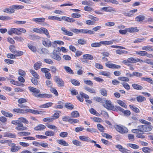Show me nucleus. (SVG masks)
Returning a JSON list of instances; mask_svg holds the SVG:
<instances>
[{
  "instance_id": "obj_28",
  "label": "nucleus",
  "mask_w": 153,
  "mask_h": 153,
  "mask_svg": "<svg viewBox=\"0 0 153 153\" xmlns=\"http://www.w3.org/2000/svg\"><path fill=\"white\" fill-rule=\"evenodd\" d=\"M83 57L84 59H88L89 60H92L94 59L93 56L90 54H85L83 56Z\"/></svg>"
},
{
  "instance_id": "obj_39",
  "label": "nucleus",
  "mask_w": 153,
  "mask_h": 153,
  "mask_svg": "<svg viewBox=\"0 0 153 153\" xmlns=\"http://www.w3.org/2000/svg\"><path fill=\"white\" fill-rule=\"evenodd\" d=\"M19 121L22 122L24 123L28 124L29 123L28 121L25 118L23 117L19 118L18 119Z\"/></svg>"
},
{
  "instance_id": "obj_52",
  "label": "nucleus",
  "mask_w": 153,
  "mask_h": 153,
  "mask_svg": "<svg viewBox=\"0 0 153 153\" xmlns=\"http://www.w3.org/2000/svg\"><path fill=\"white\" fill-rule=\"evenodd\" d=\"M117 102L121 106L125 108H127V105L126 104L122 101L120 100H118L117 101Z\"/></svg>"
},
{
  "instance_id": "obj_25",
  "label": "nucleus",
  "mask_w": 153,
  "mask_h": 153,
  "mask_svg": "<svg viewBox=\"0 0 153 153\" xmlns=\"http://www.w3.org/2000/svg\"><path fill=\"white\" fill-rule=\"evenodd\" d=\"M132 86L134 89L137 90H142L143 89V87L141 85L135 83L133 84Z\"/></svg>"
},
{
  "instance_id": "obj_38",
  "label": "nucleus",
  "mask_w": 153,
  "mask_h": 153,
  "mask_svg": "<svg viewBox=\"0 0 153 153\" xmlns=\"http://www.w3.org/2000/svg\"><path fill=\"white\" fill-rule=\"evenodd\" d=\"M28 48L33 52H36V49L35 46L32 45L30 44H28L27 45Z\"/></svg>"
},
{
  "instance_id": "obj_58",
  "label": "nucleus",
  "mask_w": 153,
  "mask_h": 153,
  "mask_svg": "<svg viewBox=\"0 0 153 153\" xmlns=\"http://www.w3.org/2000/svg\"><path fill=\"white\" fill-rule=\"evenodd\" d=\"M79 120H78L71 119L70 118L69 123L71 124H74L78 123Z\"/></svg>"
},
{
  "instance_id": "obj_31",
  "label": "nucleus",
  "mask_w": 153,
  "mask_h": 153,
  "mask_svg": "<svg viewBox=\"0 0 153 153\" xmlns=\"http://www.w3.org/2000/svg\"><path fill=\"white\" fill-rule=\"evenodd\" d=\"M128 32L130 33H134V32H137L139 31V30L137 29V27H135L134 28L131 27L128 28H127Z\"/></svg>"
},
{
  "instance_id": "obj_44",
  "label": "nucleus",
  "mask_w": 153,
  "mask_h": 153,
  "mask_svg": "<svg viewBox=\"0 0 153 153\" xmlns=\"http://www.w3.org/2000/svg\"><path fill=\"white\" fill-rule=\"evenodd\" d=\"M100 74L101 75H103L107 77H109L110 76L111 74L110 73L108 72L102 71L100 73Z\"/></svg>"
},
{
  "instance_id": "obj_42",
  "label": "nucleus",
  "mask_w": 153,
  "mask_h": 153,
  "mask_svg": "<svg viewBox=\"0 0 153 153\" xmlns=\"http://www.w3.org/2000/svg\"><path fill=\"white\" fill-rule=\"evenodd\" d=\"M137 100L138 102H141L145 100L146 99L145 97L141 96H139L137 97Z\"/></svg>"
},
{
  "instance_id": "obj_45",
  "label": "nucleus",
  "mask_w": 153,
  "mask_h": 153,
  "mask_svg": "<svg viewBox=\"0 0 153 153\" xmlns=\"http://www.w3.org/2000/svg\"><path fill=\"white\" fill-rule=\"evenodd\" d=\"M84 88L86 91L91 93L95 94L96 93L95 90L91 88L88 87H85Z\"/></svg>"
},
{
  "instance_id": "obj_34",
  "label": "nucleus",
  "mask_w": 153,
  "mask_h": 153,
  "mask_svg": "<svg viewBox=\"0 0 153 153\" xmlns=\"http://www.w3.org/2000/svg\"><path fill=\"white\" fill-rule=\"evenodd\" d=\"M53 104L52 102L47 103L45 104L42 105L40 106V108H47L51 106Z\"/></svg>"
},
{
  "instance_id": "obj_16",
  "label": "nucleus",
  "mask_w": 153,
  "mask_h": 153,
  "mask_svg": "<svg viewBox=\"0 0 153 153\" xmlns=\"http://www.w3.org/2000/svg\"><path fill=\"white\" fill-rule=\"evenodd\" d=\"M80 140L82 141L89 142L90 141V138L88 136H80L79 137Z\"/></svg>"
},
{
  "instance_id": "obj_41",
  "label": "nucleus",
  "mask_w": 153,
  "mask_h": 153,
  "mask_svg": "<svg viewBox=\"0 0 153 153\" xmlns=\"http://www.w3.org/2000/svg\"><path fill=\"white\" fill-rule=\"evenodd\" d=\"M64 68L66 71L68 73L71 74H74L73 71L71 69L70 67L68 66H65Z\"/></svg>"
},
{
  "instance_id": "obj_22",
  "label": "nucleus",
  "mask_w": 153,
  "mask_h": 153,
  "mask_svg": "<svg viewBox=\"0 0 153 153\" xmlns=\"http://www.w3.org/2000/svg\"><path fill=\"white\" fill-rule=\"evenodd\" d=\"M1 113L4 116L7 117H12L13 116V114L11 113L6 112L3 110L1 111Z\"/></svg>"
},
{
  "instance_id": "obj_13",
  "label": "nucleus",
  "mask_w": 153,
  "mask_h": 153,
  "mask_svg": "<svg viewBox=\"0 0 153 153\" xmlns=\"http://www.w3.org/2000/svg\"><path fill=\"white\" fill-rule=\"evenodd\" d=\"M45 20L44 18H33L32 19V21L38 24H39L41 23L44 22Z\"/></svg>"
},
{
  "instance_id": "obj_2",
  "label": "nucleus",
  "mask_w": 153,
  "mask_h": 153,
  "mask_svg": "<svg viewBox=\"0 0 153 153\" xmlns=\"http://www.w3.org/2000/svg\"><path fill=\"white\" fill-rule=\"evenodd\" d=\"M138 128L140 132L150 131L152 128L150 126L146 125H140L138 126Z\"/></svg>"
},
{
  "instance_id": "obj_18",
  "label": "nucleus",
  "mask_w": 153,
  "mask_h": 153,
  "mask_svg": "<svg viewBox=\"0 0 153 153\" xmlns=\"http://www.w3.org/2000/svg\"><path fill=\"white\" fill-rule=\"evenodd\" d=\"M17 134L19 136L22 137L30 135V132L27 131H21L18 132Z\"/></svg>"
},
{
  "instance_id": "obj_54",
  "label": "nucleus",
  "mask_w": 153,
  "mask_h": 153,
  "mask_svg": "<svg viewBox=\"0 0 153 153\" xmlns=\"http://www.w3.org/2000/svg\"><path fill=\"white\" fill-rule=\"evenodd\" d=\"M100 92L102 95L104 96H106L107 95V91L104 88H101L100 90Z\"/></svg>"
},
{
  "instance_id": "obj_47",
  "label": "nucleus",
  "mask_w": 153,
  "mask_h": 153,
  "mask_svg": "<svg viewBox=\"0 0 153 153\" xmlns=\"http://www.w3.org/2000/svg\"><path fill=\"white\" fill-rule=\"evenodd\" d=\"M45 134L48 136H53L54 135V132L51 131H46L45 133Z\"/></svg>"
},
{
  "instance_id": "obj_32",
  "label": "nucleus",
  "mask_w": 153,
  "mask_h": 153,
  "mask_svg": "<svg viewBox=\"0 0 153 153\" xmlns=\"http://www.w3.org/2000/svg\"><path fill=\"white\" fill-rule=\"evenodd\" d=\"M135 52L136 54L139 55L141 56H146L147 54V52L144 51H135Z\"/></svg>"
},
{
  "instance_id": "obj_23",
  "label": "nucleus",
  "mask_w": 153,
  "mask_h": 153,
  "mask_svg": "<svg viewBox=\"0 0 153 153\" xmlns=\"http://www.w3.org/2000/svg\"><path fill=\"white\" fill-rule=\"evenodd\" d=\"M145 16L143 15H140L135 18L136 21L137 22L142 21L145 19Z\"/></svg>"
},
{
  "instance_id": "obj_50",
  "label": "nucleus",
  "mask_w": 153,
  "mask_h": 153,
  "mask_svg": "<svg viewBox=\"0 0 153 153\" xmlns=\"http://www.w3.org/2000/svg\"><path fill=\"white\" fill-rule=\"evenodd\" d=\"M145 39L143 38H139L136 39L134 41V43H140L143 42L144 40H145Z\"/></svg>"
},
{
  "instance_id": "obj_1",
  "label": "nucleus",
  "mask_w": 153,
  "mask_h": 153,
  "mask_svg": "<svg viewBox=\"0 0 153 153\" xmlns=\"http://www.w3.org/2000/svg\"><path fill=\"white\" fill-rule=\"evenodd\" d=\"M30 91L33 93L32 94L34 96L37 97L44 98L47 97L50 98L51 97V95L48 94H39L40 91L39 89L31 87L28 88Z\"/></svg>"
},
{
  "instance_id": "obj_40",
  "label": "nucleus",
  "mask_w": 153,
  "mask_h": 153,
  "mask_svg": "<svg viewBox=\"0 0 153 153\" xmlns=\"http://www.w3.org/2000/svg\"><path fill=\"white\" fill-rule=\"evenodd\" d=\"M101 45L103 44L104 45H111L113 43V42L112 41H102L100 42Z\"/></svg>"
},
{
  "instance_id": "obj_30",
  "label": "nucleus",
  "mask_w": 153,
  "mask_h": 153,
  "mask_svg": "<svg viewBox=\"0 0 153 153\" xmlns=\"http://www.w3.org/2000/svg\"><path fill=\"white\" fill-rule=\"evenodd\" d=\"M42 63L41 62H39L34 64V68L36 70L39 69L42 65Z\"/></svg>"
},
{
  "instance_id": "obj_6",
  "label": "nucleus",
  "mask_w": 153,
  "mask_h": 153,
  "mask_svg": "<svg viewBox=\"0 0 153 153\" xmlns=\"http://www.w3.org/2000/svg\"><path fill=\"white\" fill-rule=\"evenodd\" d=\"M103 106L107 109L111 110H114V107L111 101L107 100L105 101V104L103 105Z\"/></svg>"
},
{
  "instance_id": "obj_49",
  "label": "nucleus",
  "mask_w": 153,
  "mask_h": 153,
  "mask_svg": "<svg viewBox=\"0 0 153 153\" xmlns=\"http://www.w3.org/2000/svg\"><path fill=\"white\" fill-rule=\"evenodd\" d=\"M43 120L45 122L50 123L52 122L53 120V119L52 117H47L44 118Z\"/></svg>"
},
{
  "instance_id": "obj_7",
  "label": "nucleus",
  "mask_w": 153,
  "mask_h": 153,
  "mask_svg": "<svg viewBox=\"0 0 153 153\" xmlns=\"http://www.w3.org/2000/svg\"><path fill=\"white\" fill-rule=\"evenodd\" d=\"M8 146L11 147L10 151L13 152L18 151L21 148L20 146H16V144L14 143H10L8 144Z\"/></svg>"
},
{
  "instance_id": "obj_12",
  "label": "nucleus",
  "mask_w": 153,
  "mask_h": 153,
  "mask_svg": "<svg viewBox=\"0 0 153 153\" xmlns=\"http://www.w3.org/2000/svg\"><path fill=\"white\" fill-rule=\"evenodd\" d=\"M43 45L46 47H49L51 45V41L47 38L44 39L42 40Z\"/></svg>"
},
{
  "instance_id": "obj_57",
  "label": "nucleus",
  "mask_w": 153,
  "mask_h": 153,
  "mask_svg": "<svg viewBox=\"0 0 153 153\" xmlns=\"http://www.w3.org/2000/svg\"><path fill=\"white\" fill-rule=\"evenodd\" d=\"M65 107L66 108L70 109H72L74 108V105L71 103H66L65 104Z\"/></svg>"
},
{
  "instance_id": "obj_59",
  "label": "nucleus",
  "mask_w": 153,
  "mask_h": 153,
  "mask_svg": "<svg viewBox=\"0 0 153 153\" xmlns=\"http://www.w3.org/2000/svg\"><path fill=\"white\" fill-rule=\"evenodd\" d=\"M118 79L119 80L123 81L128 82L129 81V79L125 77H118Z\"/></svg>"
},
{
  "instance_id": "obj_48",
  "label": "nucleus",
  "mask_w": 153,
  "mask_h": 153,
  "mask_svg": "<svg viewBox=\"0 0 153 153\" xmlns=\"http://www.w3.org/2000/svg\"><path fill=\"white\" fill-rule=\"evenodd\" d=\"M73 143L77 146H82V143L79 141L77 140H74L72 141Z\"/></svg>"
},
{
  "instance_id": "obj_33",
  "label": "nucleus",
  "mask_w": 153,
  "mask_h": 153,
  "mask_svg": "<svg viewBox=\"0 0 153 153\" xmlns=\"http://www.w3.org/2000/svg\"><path fill=\"white\" fill-rule=\"evenodd\" d=\"M41 29L42 32L44 34H45L49 38L50 36L49 35V33L48 30L46 29L43 27H41Z\"/></svg>"
},
{
  "instance_id": "obj_29",
  "label": "nucleus",
  "mask_w": 153,
  "mask_h": 153,
  "mask_svg": "<svg viewBox=\"0 0 153 153\" xmlns=\"http://www.w3.org/2000/svg\"><path fill=\"white\" fill-rule=\"evenodd\" d=\"M30 38L31 40H35L39 39L40 38V37L36 35L30 34L29 35Z\"/></svg>"
},
{
  "instance_id": "obj_27",
  "label": "nucleus",
  "mask_w": 153,
  "mask_h": 153,
  "mask_svg": "<svg viewBox=\"0 0 153 153\" xmlns=\"http://www.w3.org/2000/svg\"><path fill=\"white\" fill-rule=\"evenodd\" d=\"M128 53V51L118 49L116 51V54L119 55H122L124 54H127Z\"/></svg>"
},
{
  "instance_id": "obj_36",
  "label": "nucleus",
  "mask_w": 153,
  "mask_h": 153,
  "mask_svg": "<svg viewBox=\"0 0 153 153\" xmlns=\"http://www.w3.org/2000/svg\"><path fill=\"white\" fill-rule=\"evenodd\" d=\"M142 49L143 50L149 51H153V48L152 47L149 46H143L142 47Z\"/></svg>"
},
{
  "instance_id": "obj_61",
  "label": "nucleus",
  "mask_w": 153,
  "mask_h": 153,
  "mask_svg": "<svg viewBox=\"0 0 153 153\" xmlns=\"http://www.w3.org/2000/svg\"><path fill=\"white\" fill-rule=\"evenodd\" d=\"M130 106L131 109L136 113H138L140 112L139 109L136 107L131 105H130Z\"/></svg>"
},
{
  "instance_id": "obj_20",
  "label": "nucleus",
  "mask_w": 153,
  "mask_h": 153,
  "mask_svg": "<svg viewBox=\"0 0 153 153\" xmlns=\"http://www.w3.org/2000/svg\"><path fill=\"white\" fill-rule=\"evenodd\" d=\"M30 72L32 74L33 76L35 78L39 79V76L35 71L30 69Z\"/></svg>"
},
{
  "instance_id": "obj_4",
  "label": "nucleus",
  "mask_w": 153,
  "mask_h": 153,
  "mask_svg": "<svg viewBox=\"0 0 153 153\" xmlns=\"http://www.w3.org/2000/svg\"><path fill=\"white\" fill-rule=\"evenodd\" d=\"M59 53L57 50H54L51 54V57L57 61H60L61 58L59 55Z\"/></svg>"
},
{
  "instance_id": "obj_51",
  "label": "nucleus",
  "mask_w": 153,
  "mask_h": 153,
  "mask_svg": "<svg viewBox=\"0 0 153 153\" xmlns=\"http://www.w3.org/2000/svg\"><path fill=\"white\" fill-rule=\"evenodd\" d=\"M13 53L14 54L15 56H19L22 55L23 52L22 51H16Z\"/></svg>"
},
{
  "instance_id": "obj_46",
  "label": "nucleus",
  "mask_w": 153,
  "mask_h": 153,
  "mask_svg": "<svg viewBox=\"0 0 153 153\" xmlns=\"http://www.w3.org/2000/svg\"><path fill=\"white\" fill-rule=\"evenodd\" d=\"M101 46L100 42H94L91 44V46L92 47H99Z\"/></svg>"
},
{
  "instance_id": "obj_63",
  "label": "nucleus",
  "mask_w": 153,
  "mask_h": 153,
  "mask_svg": "<svg viewBox=\"0 0 153 153\" xmlns=\"http://www.w3.org/2000/svg\"><path fill=\"white\" fill-rule=\"evenodd\" d=\"M78 43L80 45H85L86 43V41L84 39H79L77 41Z\"/></svg>"
},
{
  "instance_id": "obj_15",
  "label": "nucleus",
  "mask_w": 153,
  "mask_h": 153,
  "mask_svg": "<svg viewBox=\"0 0 153 153\" xmlns=\"http://www.w3.org/2000/svg\"><path fill=\"white\" fill-rule=\"evenodd\" d=\"M56 142L59 144L64 146H68L69 144L63 139L57 140Z\"/></svg>"
},
{
  "instance_id": "obj_5",
  "label": "nucleus",
  "mask_w": 153,
  "mask_h": 153,
  "mask_svg": "<svg viewBox=\"0 0 153 153\" xmlns=\"http://www.w3.org/2000/svg\"><path fill=\"white\" fill-rule=\"evenodd\" d=\"M137 59H135L133 57H130L128 58L127 59L123 60L122 61V63H124L127 65H129L130 63H134L137 62Z\"/></svg>"
},
{
  "instance_id": "obj_8",
  "label": "nucleus",
  "mask_w": 153,
  "mask_h": 153,
  "mask_svg": "<svg viewBox=\"0 0 153 153\" xmlns=\"http://www.w3.org/2000/svg\"><path fill=\"white\" fill-rule=\"evenodd\" d=\"M54 80L58 84V86L63 87L64 86V81L58 76H55L54 77Z\"/></svg>"
},
{
  "instance_id": "obj_19",
  "label": "nucleus",
  "mask_w": 153,
  "mask_h": 153,
  "mask_svg": "<svg viewBox=\"0 0 153 153\" xmlns=\"http://www.w3.org/2000/svg\"><path fill=\"white\" fill-rule=\"evenodd\" d=\"M46 127L45 126L40 124L34 128V129L36 131H41L45 128Z\"/></svg>"
},
{
  "instance_id": "obj_56",
  "label": "nucleus",
  "mask_w": 153,
  "mask_h": 153,
  "mask_svg": "<svg viewBox=\"0 0 153 153\" xmlns=\"http://www.w3.org/2000/svg\"><path fill=\"white\" fill-rule=\"evenodd\" d=\"M68 133L66 132H62L59 134V136L62 137L64 138L67 137Z\"/></svg>"
},
{
  "instance_id": "obj_26",
  "label": "nucleus",
  "mask_w": 153,
  "mask_h": 153,
  "mask_svg": "<svg viewBox=\"0 0 153 153\" xmlns=\"http://www.w3.org/2000/svg\"><path fill=\"white\" fill-rule=\"evenodd\" d=\"M71 117L73 118H77L79 116V113L76 111H72L71 113Z\"/></svg>"
},
{
  "instance_id": "obj_9",
  "label": "nucleus",
  "mask_w": 153,
  "mask_h": 153,
  "mask_svg": "<svg viewBox=\"0 0 153 153\" xmlns=\"http://www.w3.org/2000/svg\"><path fill=\"white\" fill-rule=\"evenodd\" d=\"M16 127L15 129L17 131H23L27 130L28 128L24 126L23 124L22 123H20Z\"/></svg>"
},
{
  "instance_id": "obj_43",
  "label": "nucleus",
  "mask_w": 153,
  "mask_h": 153,
  "mask_svg": "<svg viewBox=\"0 0 153 153\" xmlns=\"http://www.w3.org/2000/svg\"><path fill=\"white\" fill-rule=\"evenodd\" d=\"M97 128L101 132H103L104 131L105 128L104 127L100 124H98L97 125Z\"/></svg>"
},
{
  "instance_id": "obj_53",
  "label": "nucleus",
  "mask_w": 153,
  "mask_h": 153,
  "mask_svg": "<svg viewBox=\"0 0 153 153\" xmlns=\"http://www.w3.org/2000/svg\"><path fill=\"white\" fill-rule=\"evenodd\" d=\"M41 7L44 10H51L53 8L50 6L48 5H42Z\"/></svg>"
},
{
  "instance_id": "obj_10",
  "label": "nucleus",
  "mask_w": 153,
  "mask_h": 153,
  "mask_svg": "<svg viewBox=\"0 0 153 153\" xmlns=\"http://www.w3.org/2000/svg\"><path fill=\"white\" fill-rule=\"evenodd\" d=\"M116 148H118L120 151L123 153H130V151L123 147L120 145H117L115 146Z\"/></svg>"
},
{
  "instance_id": "obj_55",
  "label": "nucleus",
  "mask_w": 153,
  "mask_h": 153,
  "mask_svg": "<svg viewBox=\"0 0 153 153\" xmlns=\"http://www.w3.org/2000/svg\"><path fill=\"white\" fill-rule=\"evenodd\" d=\"M144 62L146 63L149 65H153V60L152 59H147L145 60L144 61Z\"/></svg>"
},
{
  "instance_id": "obj_62",
  "label": "nucleus",
  "mask_w": 153,
  "mask_h": 153,
  "mask_svg": "<svg viewBox=\"0 0 153 153\" xmlns=\"http://www.w3.org/2000/svg\"><path fill=\"white\" fill-rule=\"evenodd\" d=\"M50 68L51 69V70H50L51 71L52 73L53 74H55L56 73V72L57 71V69L55 66H51L50 67Z\"/></svg>"
},
{
  "instance_id": "obj_3",
  "label": "nucleus",
  "mask_w": 153,
  "mask_h": 153,
  "mask_svg": "<svg viewBox=\"0 0 153 153\" xmlns=\"http://www.w3.org/2000/svg\"><path fill=\"white\" fill-rule=\"evenodd\" d=\"M101 11H104L109 13H116L117 10L115 8L110 6L104 7L100 8Z\"/></svg>"
},
{
  "instance_id": "obj_11",
  "label": "nucleus",
  "mask_w": 153,
  "mask_h": 153,
  "mask_svg": "<svg viewBox=\"0 0 153 153\" xmlns=\"http://www.w3.org/2000/svg\"><path fill=\"white\" fill-rule=\"evenodd\" d=\"M18 29L12 28L10 30H9L8 31V34L10 35H12L13 33H14L16 35H20L21 34V33H18Z\"/></svg>"
},
{
  "instance_id": "obj_64",
  "label": "nucleus",
  "mask_w": 153,
  "mask_h": 153,
  "mask_svg": "<svg viewBox=\"0 0 153 153\" xmlns=\"http://www.w3.org/2000/svg\"><path fill=\"white\" fill-rule=\"evenodd\" d=\"M122 85L124 88L127 90H129L130 89L129 85L127 83L123 82Z\"/></svg>"
},
{
  "instance_id": "obj_17",
  "label": "nucleus",
  "mask_w": 153,
  "mask_h": 153,
  "mask_svg": "<svg viewBox=\"0 0 153 153\" xmlns=\"http://www.w3.org/2000/svg\"><path fill=\"white\" fill-rule=\"evenodd\" d=\"M4 136L5 137H9L12 138H15L16 137L15 134L9 132L5 133Z\"/></svg>"
},
{
  "instance_id": "obj_14",
  "label": "nucleus",
  "mask_w": 153,
  "mask_h": 153,
  "mask_svg": "<svg viewBox=\"0 0 153 153\" xmlns=\"http://www.w3.org/2000/svg\"><path fill=\"white\" fill-rule=\"evenodd\" d=\"M61 30L63 32V34L65 35L71 36L73 35V33L71 32L68 31L65 28L62 27L61 29Z\"/></svg>"
},
{
  "instance_id": "obj_37",
  "label": "nucleus",
  "mask_w": 153,
  "mask_h": 153,
  "mask_svg": "<svg viewBox=\"0 0 153 153\" xmlns=\"http://www.w3.org/2000/svg\"><path fill=\"white\" fill-rule=\"evenodd\" d=\"M71 82L75 86H79L80 85V83L78 81L74 79H71Z\"/></svg>"
},
{
  "instance_id": "obj_35",
  "label": "nucleus",
  "mask_w": 153,
  "mask_h": 153,
  "mask_svg": "<svg viewBox=\"0 0 153 153\" xmlns=\"http://www.w3.org/2000/svg\"><path fill=\"white\" fill-rule=\"evenodd\" d=\"M90 111L92 114L95 115L97 116H100V114L99 113L97 112L93 108H91L90 109Z\"/></svg>"
},
{
  "instance_id": "obj_21",
  "label": "nucleus",
  "mask_w": 153,
  "mask_h": 153,
  "mask_svg": "<svg viewBox=\"0 0 153 153\" xmlns=\"http://www.w3.org/2000/svg\"><path fill=\"white\" fill-rule=\"evenodd\" d=\"M25 111L27 112H29L31 113H32L35 114H39L41 113L42 111H38L37 110H35L30 109H26L25 110Z\"/></svg>"
},
{
  "instance_id": "obj_60",
  "label": "nucleus",
  "mask_w": 153,
  "mask_h": 153,
  "mask_svg": "<svg viewBox=\"0 0 153 153\" xmlns=\"http://www.w3.org/2000/svg\"><path fill=\"white\" fill-rule=\"evenodd\" d=\"M14 23L17 25H23L26 22L25 21H14Z\"/></svg>"
},
{
  "instance_id": "obj_24",
  "label": "nucleus",
  "mask_w": 153,
  "mask_h": 153,
  "mask_svg": "<svg viewBox=\"0 0 153 153\" xmlns=\"http://www.w3.org/2000/svg\"><path fill=\"white\" fill-rule=\"evenodd\" d=\"M13 111L19 114H24L25 112V110L21 108H15L13 109Z\"/></svg>"
}]
</instances>
